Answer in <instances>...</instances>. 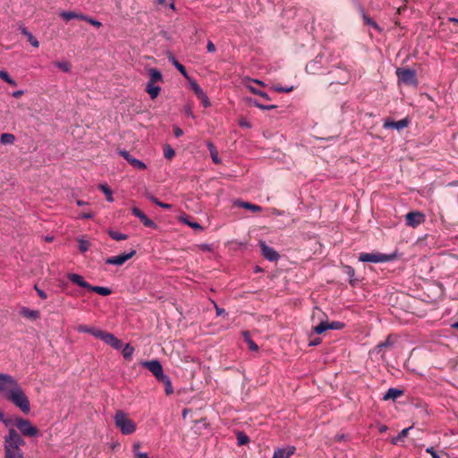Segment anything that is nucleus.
<instances>
[{
    "label": "nucleus",
    "instance_id": "nucleus-1",
    "mask_svg": "<svg viewBox=\"0 0 458 458\" xmlns=\"http://www.w3.org/2000/svg\"><path fill=\"white\" fill-rule=\"evenodd\" d=\"M0 395L18 407L22 412L30 411V401L18 381L11 375L0 373Z\"/></svg>",
    "mask_w": 458,
    "mask_h": 458
},
{
    "label": "nucleus",
    "instance_id": "nucleus-2",
    "mask_svg": "<svg viewBox=\"0 0 458 458\" xmlns=\"http://www.w3.org/2000/svg\"><path fill=\"white\" fill-rule=\"evenodd\" d=\"M25 445L24 440L18 431H10L4 437V457L24 458L21 447Z\"/></svg>",
    "mask_w": 458,
    "mask_h": 458
},
{
    "label": "nucleus",
    "instance_id": "nucleus-3",
    "mask_svg": "<svg viewBox=\"0 0 458 458\" xmlns=\"http://www.w3.org/2000/svg\"><path fill=\"white\" fill-rule=\"evenodd\" d=\"M394 255H386L382 253H360L359 260L361 262L382 263L394 259Z\"/></svg>",
    "mask_w": 458,
    "mask_h": 458
},
{
    "label": "nucleus",
    "instance_id": "nucleus-4",
    "mask_svg": "<svg viewBox=\"0 0 458 458\" xmlns=\"http://www.w3.org/2000/svg\"><path fill=\"white\" fill-rule=\"evenodd\" d=\"M398 80L407 85L417 86L416 73L411 69L398 68L396 70Z\"/></svg>",
    "mask_w": 458,
    "mask_h": 458
},
{
    "label": "nucleus",
    "instance_id": "nucleus-5",
    "mask_svg": "<svg viewBox=\"0 0 458 458\" xmlns=\"http://www.w3.org/2000/svg\"><path fill=\"white\" fill-rule=\"evenodd\" d=\"M140 364L148 369L157 381L166 376L164 374L162 365L157 360L141 361Z\"/></svg>",
    "mask_w": 458,
    "mask_h": 458
},
{
    "label": "nucleus",
    "instance_id": "nucleus-6",
    "mask_svg": "<svg viewBox=\"0 0 458 458\" xmlns=\"http://www.w3.org/2000/svg\"><path fill=\"white\" fill-rule=\"evenodd\" d=\"M115 426L120 429H135L136 425L129 419L128 414L123 411H116L114 415Z\"/></svg>",
    "mask_w": 458,
    "mask_h": 458
},
{
    "label": "nucleus",
    "instance_id": "nucleus-7",
    "mask_svg": "<svg viewBox=\"0 0 458 458\" xmlns=\"http://www.w3.org/2000/svg\"><path fill=\"white\" fill-rule=\"evenodd\" d=\"M4 423L6 427H16L17 429H37L35 427L30 425L29 420L21 419L19 417L4 420Z\"/></svg>",
    "mask_w": 458,
    "mask_h": 458
},
{
    "label": "nucleus",
    "instance_id": "nucleus-8",
    "mask_svg": "<svg viewBox=\"0 0 458 458\" xmlns=\"http://www.w3.org/2000/svg\"><path fill=\"white\" fill-rule=\"evenodd\" d=\"M343 327H344V324L341 322H338V321H334L331 323H329L327 321H321L319 323V325H318L317 327H314L313 331L316 334L320 335L327 329H341V328H343Z\"/></svg>",
    "mask_w": 458,
    "mask_h": 458
},
{
    "label": "nucleus",
    "instance_id": "nucleus-9",
    "mask_svg": "<svg viewBox=\"0 0 458 458\" xmlns=\"http://www.w3.org/2000/svg\"><path fill=\"white\" fill-rule=\"evenodd\" d=\"M135 250H131L129 253H123L118 256L110 257L106 259V263L109 265L121 266L124 264L128 259L132 258L135 255Z\"/></svg>",
    "mask_w": 458,
    "mask_h": 458
},
{
    "label": "nucleus",
    "instance_id": "nucleus-10",
    "mask_svg": "<svg viewBox=\"0 0 458 458\" xmlns=\"http://www.w3.org/2000/svg\"><path fill=\"white\" fill-rule=\"evenodd\" d=\"M406 224L411 227H416L425 220V216L420 212H409L406 215Z\"/></svg>",
    "mask_w": 458,
    "mask_h": 458
},
{
    "label": "nucleus",
    "instance_id": "nucleus-11",
    "mask_svg": "<svg viewBox=\"0 0 458 458\" xmlns=\"http://www.w3.org/2000/svg\"><path fill=\"white\" fill-rule=\"evenodd\" d=\"M100 339L116 350H120L123 347L122 341L116 338L113 334L103 331Z\"/></svg>",
    "mask_w": 458,
    "mask_h": 458
},
{
    "label": "nucleus",
    "instance_id": "nucleus-12",
    "mask_svg": "<svg viewBox=\"0 0 458 458\" xmlns=\"http://www.w3.org/2000/svg\"><path fill=\"white\" fill-rule=\"evenodd\" d=\"M262 255L270 261H276L279 259V254L264 242H260Z\"/></svg>",
    "mask_w": 458,
    "mask_h": 458
},
{
    "label": "nucleus",
    "instance_id": "nucleus-13",
    "mask_svg": "<svg viewBox=\"0 0 458 458\" xmlns=\"http://www.w3.org/2000/svg\"><path fill=\"white\" fill-rule=\"evenodd\" d=\"M295 452V447L288 445L284 448H277L274 452L273 458H290Z\"/></svg>",
    "mask_w": 458,
    "mask_h": 458
},
{
    "label": "nucleus",
    "instance_id": "nucleus-14",
    "mask_svg": "<svg viewBox=\"0 0 458 458\" xmlns=\"http://www.w3.org/2000/svg\"><path fill=\"white\" fill-rule=\"evenodd\" d=\"M132 214L137 216L145 226L147 227H156V224L150 220L140 208H131Z\"/></svg>",
    "mask_w": 458,
    "mask_h": 458
},
{
    "label": "nucleus",
    "instance_id": "nucleus-15",
    "mask_svg": "<svg viewBox=\"0 0 458 458\" xmlns=\"http://www.w3.org/2000/svg\"><path fill=\"white\" fill-rule=\"evenodd\" d=\"M119 153L134 167L141 170L146 168V165L143 162L135 157H132L128 151L121 150Z\"/></svg>",
    "mask_w": 458,
    "mask_h": 458
},
{
    "label": "nucleus",
    "instance_id": "nucleus-16",
    "mask_svg": "<svg viewBox=\"0 0 458 458\" xmlns=\"http://www.w3.org/2000/svg\"><path fill=\"white\" fill-rule=\"evenodd\" d=\"M76 330L79 332V333H89V334H91L92 335H94L95 337L100 339L102 334H103V331L98 329V328H96V327H88L86 325H79L77 327H76Z\"/></svg>",
    "mask_w": 458,
    "mask_h": 458
},
{
    "label": "nucleus",
    "instance_id": "nucleus-17",
    "mask_svg": "<svg viewBox=\"0 0 458 458\" xmlns=\"http://www.w3.org/2000/svg\"><path fill=\"white\" fill-rule=\"evenodd\" d=\"M67 278L73 284L82 288L89 289V287H90V284L88 282H86L81 276L78 274L70 273L67 275Z\"/></svg>",
    "mask_w": 458,
    "mask_h": 458
},
{
    "label": "nucleus",
    "instance_id": "nucleus-18",
    "mask_svg": "<svg viewBox=\"0 0 458 458\" xmlns=\"http://www.w3.org/2000/svg\"><path fill=\"white\" fill-rule=\"evenodd\" d=\"M408 125V121L406 119L400 120L398 122L393 121H386L384 123V128L386 129H396L402 130Z\"/></svg>",
    "mask_w": 458,
    "mask_h": 458
},
{
    "label": "nucleus",
    "instance_id": "nucleus-19",
    "mask_svg": "<svg viewBox=\"0 0 458 458\" xmlns=\"http://www.w3.org/2000/svg\"><path fill=\"white\" fill-rule=\"evenodd\" d=\"M156 84V82L148 81L146 85V91L150 96L151 99H155L161 90L160 87L157 86Z\"/></svg>",
    "mask_w": 458,
    "mask_h": 458
},
{
    "label": "nucleus",
    "instance_id": "nucleus-20",
    "mask_svg": "<svg viewBox=\"0 0 458 458\" xmlns=\"http://www.w3.org/2000/svg\"><path fill=\"white\" fill-rule=\"evenodd\" d=\"M403 394V390H400V389H397V388H389L387 390V392L385 394L383 399L385 401H387V400H396L397 398H399L400 396H402Z\"/></svg>",
    "mask_w": 458,
    "mask_h": 458
},
{
    "label": "nucleus",
    "instance_id": "nucleus-21",
    "mask_svg": "<svg viewBox=\"0 0 458 458\" xmlns=\"http://www.w3.org/2000/svg\"><path fill=\"white\" fill-rule=\"evenodd\" d=\"M59 15L64 21H70L72 19H79V20L86 19V15L85 14H82V13H75V12H64H64H61Z\"/></svg>",
    "mask_w": 458,
    "mask_h": 458
},
{
    "label": "nucleus",
    "instance_id": "nucleus-22",
    "mask_svg": "<svg viewBox=\"0 0 458 458\" xmlns=\"http://www.w3.org/2000/svg\"><path fill=\"white\" fill-rule=\"evenodd\" d=\"M235 206L242 207L243 208L249 209L252 212H259L261 211L262 208L260 206L251 204L250 202H245L242 200H236L233 203Z\"/></svg>",
    "mask_w": 458,
    "mask_h": 458
},
{
    "label": "nucleus",
    "instance_id": "nucleus-23",
    "mask_svg": "<svg viewBox=\"0 0 458 458\" xmlns=\"http://www.w3.org/2000/svg\"><path fill=\"white\" fill-rule=\"evenodd\" d=\"M21 314L29 319L35 320L39 318V311L38 310H30L26 307L21 308Z\"/></svg>",
    "mask_w": 458,
    "mask_h": 458
},
{
    "label": "nucleus",
    "instance_id": "nucleus-24",
    "mask_svg": "<svg viewBox=\"0 0 458 458\" xmlns=\"http://www.w3.org/2000/svg\"><path fill=\"white\" fill-rule=\"evenodd\" d=\"M148 77L152 82L159 83L163 82V76L161 72L156 68L148 69Z\"/></svg>",
    "mask_w": 458,
    "mask_h": 458
},
{
    "label": "nucleus",
    "instance_id": "nucleus-25",
    "mask_svg": "<svg viewBox=\"0 0 458 458\" xmlns=\"http://www.w3.org/2000/svg\"><path fill=\"white\" fill-rule=\"evenodd\" d=\"M20 30L24 36L27 37L28 40L34 47H39L38 40L27 30V28L20 26Z\"/></svg>",
    "mask_w": 458,
    "mask_h": 458
},
{
    "label": "nucleus",
    "instance_id": "nucleus-26",
    "mask_svg": "<svg viewBox=\"0 0 458 458\" xmlns=\"http://www.w3.org/2000/svg\"><path fill=\"white\" fill-rule=\"evenodd\" d=\"M408 433H409V431H401V432L397 435V437H393V438L391 439V443H392L393 445H403V443H404L405 438H407V437H408Z\"/></svg>",
    "mask_w": 458,
    "mask_h": 458
},
{
    "label": "nucleus",
    "instance_id": "nucleus-27",
    "mask_svg": "<svg viewBox=\"0 0 458 458\" xmlns=\"http://www.w3.org/2000/svg\"><path fill=\"white\" fill-rule=\"evenodd\" d=\"M208 148L209 150V153H210V156H211V158H212L213 162L215 164H220L221 160L218 157V152H217L215 145L213 143H211V142H208Z\"/></svg>",
    "mask_w": 458,
    "mask_h": 458
},
{
    "label": "nucleus",
    "instance_id": "nucleus-28",
    "mask_svg": "<svg viewBox=\"0 0 458 458\" xmlns=\"http://www.w3.org/2000/svg\"><path fill=\"white\" fill-rule=\"evenodd\" d=\"M89 290L94 292V293H97L102 296H107L109 294H111V290L107 287H103V286H92L90 285V287H89Z\"/></svg>",
    "mask_w": 458,
    "mask_h": 458
},
{
    "label": "nucleus",
    "instance_id": "nucleus-29",
    "mask_svg": "<svg viewBox=\"0 0 458 458\" xmlns=\"http://www.w3.org/2000/svg\"><path fill=\"white\" fill-rule=\"evenodd\" d=\"M145 196L150 200L152 201L153 203L157 204V206L163 208H165V209H170L172 208V205L170 204H167V203H163L161 201H159L156 197H154L152 194H150L149 192L146 191L145 193Z\"/></svg>",
    "mask_w": 458,
    "mask_h": 458
},
{
    "label": "nucleus",
    "instance_id": "nucleus-30",
    "mask_svg": "<svg viewBox=\"0 0 458 458\" xmlns=\"http://www.w3.org/2000/svg\"><path fill=\"white\" fill-rule=\"evenodd\" d=\"M159 382L163 383L165 385V391L167 395L172 394L174 393V388L172 386L171 379L166 375Z\"/></svg>",
    "mask_w": 458,
    "mask_h": 458
},
{
    "label": "nucleus",
    "instance_id": "nucleus-31",
    "mask_svg": "<svg viewBox=\"0 0 458 458\" xmlns=\"http://www.w3.org/2000/svg\"><path fill=\"white\" fill-rule=\"evenodd\" d=\"M242 335H243L244 340L248 344L249 348L251 351H258L259 350V346L251 340L250 333L248 331H244L242 333Z\"/></svg>",
    "mask_w": 458,
    "mask_h": 458
},
{
    "label": "nucleus",
    "instance_id": "nucleus-32",
    "mask_svg": "<svg viewBox=\"0 0 458 458\" xmlns=\"http://www.w3.org/2000/svg\"><path fill=\"white\" fill-rule=\"evenodd\" d=\"M15 140V136L11 133H3L0 137V141L2 144H13Z\"/></svg>",
    "mask_w": 458,
    "mask_h": 458
},
{
    "label": "nucleus",
    "instance_id": "nucleus-33",
    "mask_svg": "<svg viewBox=\"0 0 458 458\" xmlns=\"http://www.w3.org/2000/svg\"><path fill=\"white\" fill-rule=\"evenodd\" d=\"M55 66L61 69L64 72H69L71 71V64L68 61H57L54 63Z\"/></svg>",
    "mask_w": 458,
    "mask_h": 458
},
{
    "label": "nucleus",
    "instance_id": "nucleus-34",
    "mask_svg": "<svg viewBox=\"0 0 458 458\" xmlns=\"http://www.w3.org/2000/svg\"><path fill=\"white\" fill-rule=\"evenodd\" d=\"M123 356L126 360H131V356L134 352V348L131 346L129 344H125V346L123 348Z\"/></svg>",
    "mask_w": 458,
    "mask_h": 458
},
{
    "label": "nucleus",
    "instance_id": "nucleus-35",
    "mask_svg": "<svg viewBox=\"0 0 458 458\" xmlns=\"http://www.w3.org/2000/svg\"><path fill=\"white\" fill-rule=\"evenodd\" d=\"M99 189L105 193L106 196V200L109 202L114 201L113 194L111 189L106 184H100Z\"/></svg>",
    "mask_w": 458,
    "mask_h": 458
},
{
    "label": "nucleus",
    "instance_id": "nucleus-36",
    "mask_svg": "<svg viewBox=\"0 0 458 458\" xmlns=\"http://www.w3.org/2000/svg\"><path fill=\"white\" fill-rule=\"evenodd\" d=\"M108 234L112 239H114L115 241H123V240H126L128 238L127 234H124V233H119L116 231H113V230H110L108 232Z\"/></svg>",
    "mask_w": 458,
    "mask_h": 458
},
{
    "label": "nucleus",
    "instance_id": "nucleus-37",
    "mask_svg": "<svg viewBox=\"0 0 458 458\" xmlns=\"http://www.w3.org/2000/svg\"><path fill=\"white\" fill-rule=\"evenodd\" d=\"M250 442V437L244 434L242 431H239L237 435V445H247Z\"/></svg>",
    "mask_w": 458,
    "mask_h": 458
},
{
    "label": "nucleus",
    "instance_id": "nucleus-38",
    "mask_svg": "<svg viewBox=\"0 0 458 458\" xmlns=\"http://www.w3.org/2000/svg\"><path fill=\"white\" fill-rule=\"evenodd\" d=\"M0 79L7 82L8 84L15 87L17 85L16 81L10 77L7 72L0 71Z\"/></svg>",
    "mask_w": 458,
    "mask_h": 458
},
{
    "label": "nucleus",
    "instance_id": "nucleus-39",
    "mask_svg": "<svg viewBox=\"0 0 458 458\" xmlns=\"http://www.w3.org/2000/svg\"><path fill=\"white\" fill-rule=\"evenodd\" d=\"M190 84H191V89L196 94L198 98L205 93L203 91V89L199 87V85L195 81H190Z\"/></svg>",
    "mask_w": 458,
    "mask_h": 458
},
{
    "label": "nucleus",
    "instance_id": "nucleus-40",
    "mask_svg": "<svg viewBox=\"0 0 458 458\" xmlns=\"http://www.w3.org/2000/svg\"><path fill=\"white\" fill-rule=\"evenodd\" d=\"M172 63L182 75H183L186 79H189L187 71L182 64H181L174 57L172 58Z\"/></svg>",
    "mask_w": 458,
    "mask_h": 458
},
{
    "label": "nucleus",
    "instance_id": "nucleus-41",
    "mask_svg": "<svg viewBox=\"0 0 458 458\" xmlns=\"http://www.w3.org/2000/svg\"><path fill=\"white\" fill-rule=\"evenodd\" d=\"M174 155H175V152L171 146L165 145L164 147V156L165 158L172 159L174 157Z\"/></svg>",
    "mask_w": 458,
    "mask_h": 458
},
{
    "label": "nucleus",
    "instance_id": "nucleus-42",
    "mask_svg": "<svg viewBox=\"0 0 458 458\" xmlns=\"http://www.w3.org/2000/svg\"><path fill=\"white\" fill-rule=\"evenodd\" d=\"M248 89H249L252 93H254V94H256V95H259V96H260L261 98H265V99H267V100H269V99H270V98H269V97H268V95H267L266 92H264V91H260V90H259V89H255L254 87H252V86H250V85H249V86H248Z\"/></svg>",
    "mask_w": 458,
    "mask_h": 458
},
{
    "label": "nucleus",
    "instance_id": "nucleus-43",
    "mask_svg": "<svg viewBox=\"0 0 458 458\" xmlns=\"http://www.w3.org/2000/svg\"><path fill=\"white\" fill-rule=\"evenodd\" d=\"M392 344H393V342L391 340V336H388L385 342L377 344L376 348H377V352H380L383 348L391 346Z\"/></svg>",
    "mask_w": 458,
    "mask_h": 458
},
{
    "label": "nucleus",
    "instance_id": "nucleus-44",
    "mask_svg": "<svg viewBox=\"0 0 458 458\" xmlns=\"http://www.w3.org/2000/svg\"><path fill=\"white\" fill-rule=\"evenodd\" d=\"M82 21L89 22V24L93 25L96 28H99L102 26V23L100 21L94 20L93 18L89 17L87 15H86V19H83Z\"/></svg>",
    "mask_w": 458,
    "mask_h": 458
},
{
    "label": "nucleus",
    "instance_id": "nucleus-45",
    "mask_svg": "<svg viewBox=\"0 0 458 458\" xmlns=\"http://www.w3.org/2000/svg\"><path fill=\"white\" fill-rule=\"evenodd\" d=\"M253 104L255 106H257L258 108L262 109V110H271V109H275L276 107V106H275V105L265 106V105L258 103L257 101H254Z\"/></svg>",
    "mask_w": 458,
    "mask_h": 458
},
{
    "label": "nucleus",
    "instance_id": "nucleus-46",
    "mask_svg": "<svg viewBox=\"0 0 458 458\" xmlns=\"http://www.w3.org/2000/svg\"><path fill=\"white\" fill-rule=\"evenodd\" d=\"M89 243L87 241L81 240L79 242V249L81 252H85L88 250Z\"/></svg>",
    "mask_w": 458,
    "mask_h": 458
},
{
    "label": "nucleus",
    "instance_id": "nucleus-47",
    "mask_svg": "<svg viewBox=\"0 0 458 458\" xmlns=\"http://www.w3.org/2000/svg\"><path fill=\"white\" fill-rule=\"evenodd\" d=\"M199 99L202 102V104L205 107H208L210 106V101H209L208 96L206 95V93H204L202 96H200L199 98Z\"/></svg>",
    "mask_w": 458,
    "mask_h": 458
},
{
    "label": "nucleus",
    "instance_id": "nucleus-48",
    "mask_svg": "<svg viewBox=\"0 0 458 458\" xmlns=\"http://www.w3.org/2000/svg\"><path fill=\"white\" fill-rule=\"evenodd\" d=\"M183 222L185 224H187L189 226H191V228H193V229H196V230H201L202 229V226L199 224L196 223V222H189L186 219H184Z\"/></svg>",
    "mask_w": 458,
    "mask_h": 458
},
{
    "label": "nucleus",
    "instance_id": "nucleus-49",
    "mask_svg": "<svg viewBox=\"0 0 458 458\" xmlns=\"http://www.w3.org/2000/svg\"><path fill=\"white\" fill-rule=\"evenodd\" d=\"M346 274L350 276V283L352 284V277L355 274L354 269L352 267H346Z\"/></svg>",
    "mask_w": 458,
    "mask_h": 458
},
{
    "label": "nucleus",
    "instance_id": "nucleus-50",
    "mask_svg": "<svg viewBox=\"0 0 458 458\" xmlns=\"http://www.w3.org/2000/svg\"><path fill=\"white\" fill-rule=\"evenodd\" d=\"M239 125L242 127L251 128V123L244 118L240 119Z\"/></svg>",
    "mask_w": 458,
    "mask_h": 458
},
{
    "label": "nucleus",
    "instance_id": "nucleus-51",
    "mask_svg": "<svg viewBox=\"0 0 458 458\" xmlns=\"http://www.w3.org/2000/svg\"><path fill=\"white\" fill-rule=\"evenodd\" d=\"M34 288H35V290H36L37 293L38 294V296H39L41 299H44V300H45V299H47V293H46L43 290L39 289L37 285H35V287H34Z\"/></svg>",
    "mask_w": 458,
    "mask_h": 458
},
{
    "label": "nucleus",
    "instance_id": "nucleus-52",
    "mask_svg": "<svg viewBox=\"0 0 458 458\" xmlns=\"http://www.w3.org/2000/svg\"><path fill=\"white\" fill-rule=\"evenodd\" d=\"M426 452L430 454L432 458H441L440 455L437 452L434 451L433 447H428L426 449Z\"/></svg>",
    "mask_w": 458,
    "mask_h": 458
},
{
    "label": "nucleus",
    "instance_id": "nucleus-53",
    "mask_svg": "<svg viewBox=\"0 0 458 458\" xmlns=\"http://www.w3.org/2000/svg\"><path fill=\"white\" fill-rule=\"evenodd\" d=\"M347 437L348 436L345 435V434H343V433L339 434L338 433V434H335V436L334 437V439H335V441H339L340 442V441H344L347 438Z\"/></svg>",
    "mask_w": 458,
    "mask_h": 458
},
{
    "label": "nucleus",
    "instance_id": "nucleus-54",
    "mask_svg": "<svg viewBox=\"0 0 458 458\" xmlns=\"http://www.w3.org/2000/svg\"><path fill=\"white\" fill-rule=\"evenodd\" d=\"M364 21L367 24L373 26L376 29H378L377 23L373 21L369 17L364 15Z\"/></svg>",
    "mask_w": 458,
    "mask_h": 458
},
{
    "label": "nucleus",
    "instance_id": "nucleus-55",
    "mask_svg": "<svg viewBox=\"0 0 458 458\" xmlns=\"http://www.w3.org/2000/svg\"><path fill=\"white\" fill-rule=\"evenodd\" d=\"M174 133L175 137H181L183 134V131L178 126H174Z\"/></svg>",
    "mask_w": 458,
    "mask_h": 458
},
{
    "label": "nucleus",
    "instance_id": "nucleus-56",
    "mask_svg": "<svg viewBox=\"0 0 458 458\" xmlns=\"http://www.w3.org/2000/svg\"><path fill=\"white\" fill-rule=\"evenodd\" d=\"M207 50L210 53H213L216 51V47L215 45L213 44L212 41H208V44H207Z\"/></svg>",
    "mask_w": 458,
    "mask_h": 458
},
{
    "label": "nucleus",
    "instance_id": "nucleus-57",
    "mask_svg": "<svg viewBox=\"0 0 458 458\" xmlns=\"http://www.w3.org/2000/svg\"><path fill=\"white\" fill-rule=\"evenodd\" d=\"M80 217L82 219H89L93 217V214L91 212L82 213L80 215Z\"/></svg>",
    "mask_w": 458,
    "mask_h": 458
},
{
    "label": "nucleus",
    "instance_id": "nucleus-58",
    "mask_svg": "<svg viewBox=\"0 0 458 458\" xmlns=\"http://www.w3.org/2000/svg\"><path fill=\"white\" fill-rule=\"evenodd\" d=\"M216 307V312L217 316H221L225 313V310L222 308H219L217 305H215Z\"/></svg>",
    "mask_w": 458,
    "mask_h": 458
},
{
    "label": "nucleus",
    "instance_id": "nucleus-59",
    "mask_svg": "<svg viewBox=\"0 0 458 458\" xmlns=\"http://www.w3.org/2000/svg\"><path fill=\"white\" fill-rule=\"evenodd\" d=\"M140 448V443L139 442H136L133 444V452H134V454L136 455V453H140L139 450Z\"/></svg>",
    "mask_w": 458,
    "mask_h": 458
},
{
    "label": "nucleus",
    "instance_id": "nucleus-60",
    "mask_svg": "<svg viewBox=\"0 0 458 458\" xmlns=\"http://www.w3.org/2000/svg\"><path fill=\"white\" fill-rule=\"evenodd\" d=\"M22 433L26 436L36 437L38 436V431H22Z\"/></svg>",
    "mask_w": 458,
    "mask_h": 458
},
{
    "label": "nucleus",
    "instance_id": "nucleus-61",
    "mask_svg": "<svg viewBox=\"0 0 458 458\" xmlns=\"http://www.w3.org/2000/svg\"><path fill=\"white\" fill-rule=\"evenodd\" d=\"M24 94L23 90H17L13 93V97L15 98H19Z\"/></svg>",
    "mask_w": 458,
    "mask_h": 458
},
{
    "label": "nucleus",
    "instance_id": "nucleus-62",
    "mask_svg": "<svg viewBox=\"0 0 458 458\" xmlns=\"http://www.w3.org/2000/svg\"><path fill=\"white\" fill-rule=\"evenodd\" d=\"M321 343V339L319 337L315 338L310 343V345H318Z\"/></svg>",
    "mask_w": 458,
    "mask_h": 458
},
{
    "label": "nucleus",
    "instance_id": "nucleus-63",
    "mask_svg": "<svg viewBox=\"0 0 458 458\" xmlns=\"http://www.w3.org/2000/svg\"><path fill=\"white\" fill-rule=\"evenodd\" d=\"M136 458H148L146 453H136Z\"/></svg>",
    "mask_w": 458,
    "mask_h": 458
},
{
    "label": "nucleus",
    "instance_id": "nucleus-64",
    "mask_svg": "<svg viewBox=\"0 0 458 458\" xmlns=\"http://www.w3.org/2000/svg\"><path fill=\"white\" fill-rule=\"evenodd\" d=\"M293 87L283 88L282 92L289 93V92L293 91Z\"/></svg>",
    "mask_w": 458,
    "mask_h": 458
}]
</instances>
